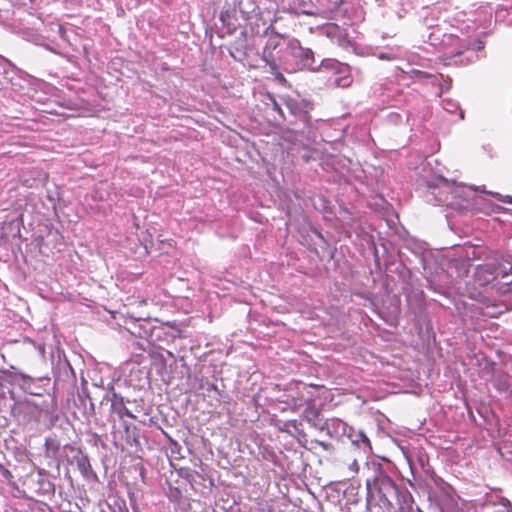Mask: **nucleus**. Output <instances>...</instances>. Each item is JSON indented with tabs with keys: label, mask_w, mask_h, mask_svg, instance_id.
<instances>
[{
	"label": "nucleus",
	"mask_w": 512,
	"mask_h": 512,
	"mask_svg": "<svg viewBox=\"0 0 512 512\" xmlns=\"http://www.w3.org/2000/svg\"><path fill=\"white\" fill-rule=\"evenodd\" d=\"M305 54L306 57L312 54L311 50H303L301 47L288 44L278 34L270 35L263 48V60L272 70L282 68L287 73L297 70V65L292 59Z\"/></svg>",
	"instance_id": "nucleus-1"
},
{
	"label": "nucleus",
	"mask_w": 512,
	"mask_h": 512,
	"mask_svg": "<svg viewBox=\"0 0 512 512\" xmlns=\"http://www.w3.org/2000/svg\"><path fill=\"white\" fill-rule=\"evenodd\" d=\"M499 267L493 264L478 265L475 268L474 281L479 286H489L491 289H494V282Z\"/></svg>",
	"instance_id": "nucleus-2"
},
{
	"label": "nucleus",
	"mask_w": 512,
	"mask_h": 512,
	"mask_svg": "<svg viewBox=\"0 0 512 512\" xmlns=\"http://www.w3.org/2000/svg\"><path fill=\"white\" fill-rule=\"evenodd\" d=\"M499 294H506L512 291V267L508 269L500 266L496 274L494 289Z\"/></svg>",
	"instance_id": "nucleus-3"
},
{
	"label": "nucleus",
	"mask_w": 512,
	"mask_h": 512,
	"mask_svg": "<svg viewBox=\"0 0 512 512\" xmlns=\"http://www.w3.org/2000/svg\"><path fill=\"white\" fill-rule=\"evenodd\" d=\"M394 481L384 472L379 471L378 474L373 478V480L368 479L366 481V489L367 495L372 496V491L377 490L379 493H382L383 489H395Z\"/></svg>",
	"instance_id": "nucleus-4"
},
{
	"label": "nucleus",
	"mask_w": 512,
	"mask_h": 512,
	"mask_svg": "<svg viewBox=\"0 0 512 512\" xmlns=\"http://www.w3.org/2000/svg\"><path fill=\"white\" fill-rule=\"evenodd\" d=\"M325 33L327 37L336 41L338 44H341L347 37V32L344 28L338 26L337 24L330 23L325 27Z\"/></svg>",
	"instance_id": "nucleus-5"
},
{
	"label": "nucleus",
	"mask_w": 512,
	"mask_h": 512,
	"mask_svg": "<svg viewBox=\"0 0 512 512\" xmlns=\"http://www.w3.org/2000/svg\"><path fill=\"white\" fill-rule=\"evenodd\" d=\"M323 7V13L328 18H334L339 12V6L344 0H317Z\"/></svg>",
	"instance_id": "nucleus-6"
},
{
	"label": "nucleus",
	"mask_w": 512,
	"mask_h": 512,
	"mask_svg": "<svg viewBox=\"0 0 512 512\" xmlns=\"http://www.w3.org/2000/svg\"><path fill=\"white\" fill-rule=\"evenodd\" d=\"M288 107L291 109L292 113L299 117V120L303 123V125L305 127H308L310 125V122H311V116L308 114L307 111H299L297 112L296 110H294L292 108V105L291 103H288Z\"/></svg>",
	"instance_id": "nucleus-7"
},
{
	"label": "nucleus",
	"mask_w": 512,
	"mask_h": 512,
	"mask_svg": "<svg viewBox=\"0 0 512 512\" xmlns=\"http://www.w3.org/2000/svg\"><path fill=\"white\" fill-rule=\"evenodd\" d=\"M411 76L418 79H428L433 77V75L418 69H413L411 71Z\"/></svg>",
	"instance_id": "nucleus-8"
},
{
	"label": "nucleus",
	"mask_w": 512,
	"mask_h": 512,
	"mask_svg": "<svg viewBox=\"0 0 512 512\" xmlns=\"http://www.w3.org/2000/svg\"><path fill=\"white\" fill-rule=\"evenodd\" d=\"M490 194L501 202L512 204V196L501 195L499 193L490 192Z\"/></svg>",
	"instance_id": "nucleus-9"
},
{
	"label": "nucleus",
	"mask_w": 512,
	"mask_h": 512,
	"mask_svg": "<svg viewBox=\"0 0 512 512\" xmlns=\"http://www.w3.org/2000/svg\"><path fill=\"white\" fill-rule=\"evenodd\" d=\"M273 74L275 76V78L281 83V84H284L286 83V78L284 77V75L278 71V69L276 70H273Z\"/></svg>",
	"instance_id": "nucleus-10"
},
{
	"label": "nucleus",
	"mask_w": 512,
	"mask_h": 512,
	"mask_svg": "<svg viewBox=\"0 0 512 512\" xmlns=\"http://www.w3.org/2000/svg\"><path fill=\"white\" fill-rule=\"evenodd\" d=\"M0 472L2 473V475L6 478V479H9L12 477V474L11 472L5 468L2 464H0Z\"/></svg>",
	"instance_id": "nucleus-11"
},
{
	"label": "nucleus",
	"mask_w": 512,
	"mask_h": 512,
	"mask_svg": "<svg viewBox=\"0 0 512 512\" xmlns=\"http://www.w3.org/2000/svg\"><path fill=\"white\" fill-rule=\"evenodd\" d=\"M118 414L122 417V416H128V417H133L132 413L129 411V409H127L126 407H122V409H120L118 411Z\"/></svg>",
	"instance_id": "nucleus-12"
},
{
	"label": "nucleus",
	"mask_w": 512,
	"mask_h": 512,
	"mask_svg": "<svg viewBox=\"0 0 512 512\" xmlns=\"http://www.w3.org/2000/svg\"><path fill=\"white\" fill-rule=\"evenodd\" d=\"M349 468H350V470H351L352 472H354V473H358V471H359V465H358L357 460H354V461L350 464Z\"/></svg>",
	"instance_id": "nucleus-13"
},
{
	"label": "nucleus",
	"mask_w": 512,
	"mask_h": 512,
	"mask_svg": "<svg viewBox=\"0 0 512 512\" xmlns=\"http://www.w3.org/2000/svg\"><path fill=\"white\" fill-rule=\"evenodd\" d=\"M228 17H229V15H228V12H227V11H226V12H223V11H222V12L220 13V20H221L223 23H226V22L228 21Z\"/></svg>",
	"instance_id": "nucleus-14"
},
{
	"label": "nucleus",
	"mask_w": 512,
	"mask_h": 512,
	"mask_svg": "<svg viewBox=\"0 0 512 512\" xmlns=\"http://www.w3.org/2000/svg\"><path fill=\"white\" fill-rule=\"evenodd\" d=\"M273 109L277 111L280 115H283L282 109L275 100H273Z\"/></svg>",
	"instance_id": "nucleus-15"
}]
</instances>
